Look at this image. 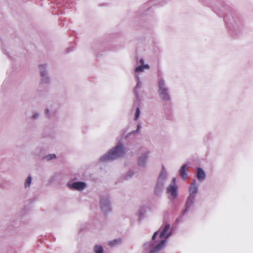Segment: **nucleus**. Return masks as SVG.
Instances as JSON below:
<instances>
[{
  "label": "nucleus",
  "mask_w": 253,
  "mask_h": 253,
  "mask_svg": "<svg viewBox=\"0 0 253 253\" xmlns=\"http://www.w3.org/2000/svg\"><path fill=\"white\" fill-rule=\"evenodd\" d=\"M168 179V174L166 169L163 167L160 173L154 189V194L157 196L162 195L164 188Z\"/></svg>",
  "instance_id": "nucleus-4"
},
{
  "label": "nucleus",
  "mask_w": 253,
  "mask_h": 253,
  "mask_svg": "<svg viewBox=\"0 0 253 253\" xmlns=\"http://www.w3.org/2000/svg\"><path fill=\"white\" fill-rule=\"evenodd\" d=\"M140 128V126L139 124H138L137 125V129L136 130H133V131H132L131 132L129 133L127 135H126V137L128 136V135L129 134H134L135 133H136V132H138L139 129Z\"/></svg>",
  "instance_id": "nucleus-24"
},
{
  "label": "nucleus",
  "mask_w": 253,
  "mask_h": 253,
  "mask_svg": "<svg viewBox=\"0 0 253 253\" xmlns=\"http://www.w3.org/2000/svg\"><path fill=\"white\" fill-rule=\"evenodd\" d=\"M45 113L46 114H48V113H49V110H48V109H46V110H45Z\"/></svg>",
  "instance_id": "nucleus-29"
},
{
  "label": "nucleus",
  "mask_w": 253,
  "mask_h": 253,
  "mask_svg": "<svg viewBox=\"0 0 253 253\" xmlns=\"http://www.w3.org/2000/svg\"><path fill=\"white\" fill-rule=\"evenodd\" d=\"M100 207L101 211L105 214H107L111 211V202L108 196H101L100 197Z\"/></svg>",
  "instance_id": "nucleus-6"
},
{
  "label": "nucleus",
  "mask_w": 253,
  "mask_h": 253,
  "mask_svg": "<svg viewBox=\"0 0 253 253\" xmlns=\"http://www.w3.org/2000/svg\"><path fill=\"white\" fill-rule=\"evenodd\" d=\"M137 65L134 69V78L136 82V84L133 89V93L137 100L139 101L141 99L140 89L143 84L142 74L145 70H149L150 67L149 64L145 63L143 58H140L137 61Z\"/></svg>",
  "instance_id": "nucleus-1"
},
{
  "label": "nucleus",
  "mask_w": 253,
  "mask_h": 253,
  "mask_svg": "<svg viewBox=\"0 0 253 253\" xmlns=\"http://www.w3.org/2000/svg\"><path fill=\"white\" fill-rule=\"evenodd\" d=\"M66 185L69 189L79 191L84 190L87 187L86 183L83 181H77L73 183L68 182Z\"/></svg>",
  "instance_id": "nucleus-8"
},
{
  "label": "nucleus",
  "mask_w": 253,
  "mask_h": 253,
  "mask_svg": "<svg viewBox=\"0 0 253 253\" xmlns=\"http://www.w3.org/2000/svg\"><path fill=\"white\" fill-rule=\"evenodd\" d=\"M32 177L31 176H29L27 177V178L25 179L24 182V188L25 189H27L28 188H29L31 186V183H32Z\"/></svg>",
  "instance_id": "nucleus-18"
},
{
  "label": "nucleus",
  "mask_w": 253,
  "mask_h": 253,
  "mask_svg": "<svg viewBox=\"0 0 253 253\" xmlns=\"http://www.w3.org/2000/svg\"><path fill=\"white\" fill-rule=\"evenodd\" d=\"M121 240L120 238H116L113 239L112 241H109L108 245L110 247H115L121 243Z\"/></svg>",
  "instance_id": "nucleus-17"
},
{
  "label": "nucleus",
  "mask_w": 253,
  "mask_h": 253,
  "mask_svg": "<svg viewBox=\"0 0 253 253\" xmlns=\"http://www.w3.org/2000/svg\"><path fill=\"white\" fill-rule=\"evenodd\" d=\"M167 243L166 239L163 238H150L144 245L145 250L149 253H156L162 249Z\"/></svg>",
  "instance_id": "nucleus-3"
},
{
  "label": "nucleus",
  "mask_w": 253,
  "mask_h": 253,
  "mask_svg": "<svg viewBox=\"0 0 253 253\" xmlns=\"http://www.w3.org/2000/svg\"><path fill=\"white\" fill-rule=\"evenodd\" d=\"M166 193L168 195V198L171 200H175L178 195V186L169 185L166 188Z\"/></svg>",
  "instance_id": "nucleus-7"
},
{
  "label": "nucleus",
  "mask_w": 253,
  "mask_h": 253,
  "mask_svg": "<svg viewBox=\"0 0 253 253\" xmlns=\"http://www.w3.org/2000/svg\"><path fill=\"white\" fill-rule=\"evenodd\" d=\"M158 84V93L160 98L165 102L170 101L171 100V97L165 81L162 78L159 79Z\"/></svg>",
  "instance_id": "nucleus-5"
},
{
  "label": "nucleus",
  "mask_w": 253,
  "mask_h": 253,
  "mask_svg": "<svg viewBox=\"0 0 253 253\" xmlns=\"http://www.w3.org/2000/svg\"><path fill=\"white\" fill-rule=\"evenodd\" d=\"M137 214L139 216V217L140 219H142L144 217V215L146 214V211L143 207H141L139 209V210L138 211Z\"/></svg>",
  "instance_id": "nucleus-20"
},
{
  "label": "nucleus",
  "mask_w": 253,
  "mask_h": 253,
  "mask_svg": "<svg viewBox=\"0 0 253 253\" xmlns=\"http://www.w3.org/2000/svg\"><path fill=\"white\" fill-rule=\"evenodd\" d=\"M176 178L173 177L172 179V181L169 185H173V186H177L176 183Z\"/></svg>",
  "instance_id": "nucleus-26"
},
{
  "label": "nucleus",
  "mask_w": 253,
  "mask_h": 253,
  "mask_svg": "<svg viewBox=\"0 0 253 253\" xmlns=\"http://www.w3.org/2000/svg\"><path fill=\"white\" fill-rule=\"evenodd\" d=\"M159 232V231H156L154 233V234H153V235L152 236V237H153V238L157 237V236L158 235Z\"/></svg>",
  "instance_id": "nucleus-28"
},
{
  "label": "nucleus",
  "mask_w": 253,
  "mask_h": 253,
  "mask_svg": "<svg viewBox=\"0 0 253 253\" xmlns=\"http://www.w3.org/2000/svg\"><path fill=\"white\" fill-rule=\"evenodd\" d=\"M40 117V114L38 113H35L33 115V118L35 120L38 119Z\"/></svg>",
  "instance_id": "nucleus-27"
},
{
  "label": "nucleus",
  "mask_w": 253,
  "mask_h": 253,
  "mask_svg": "<svg viewBox=\"0 0 253 253\" xmlns=\"http://www.w3.org/2000/svg\"><path fill=\"white\" fill-rule=\"evenodd\" d=\"M206 174L204 170L201 168L197 169V178L199 181H203L206 178Z\"/></svg>",
  "instance_id": "nucleus-13"
},
{
  "label": "nucleus",
  "mask_w": 253,
  "mask_h": 253,
  "mask_svg": "<svg viewBox=\"0 0 253 253\" xmlns=\"http://www.w3.org/2000/svg\"><path fill=\"white\" fill-rule=\"evenodd\" d=\"M149 9L150 8H148L147 5L145 4L141 7V11L143 12L145 11L149 10Z\"/></svg>",
  "instance_id": "nucleus-23"
},
{
  "label": "nucleus",
  "mask_w": 253,
  "mask_h": 253,
  "mask_svg": "<svg viewBox=\"0 0 253 253\" xmlns=\"http://www.w3.org/2000/svg\"><path fill=\"white\" fill-rule=\"evenodd\" d=\"M40 75L48 74V66L46 64H42L39 66Z\"/></svg>",
  "instance_id": "nucleus-15"
},
{
  "label": "nucleus",
  "mask_w": 253,
  "mask_h": 253,
  "mask_svg": "<svg viewBox=\"0 0 253 253\" xmlns=\"http://www.w3.org/2000/svg\"><path fill=\"white\" fill-rule=\"evenodd\" d=\"M134 174V172L132 171H129L127 173V176L125 178V179H127L129 177H131Z\"/></svg>",
  "instance_id": "nucleus-25"
},
{
  "label": "nucleus",
  "mask_w": 253,
  "mask_h": 253,
  "mask_svg": "<svg viewBox=\"0 0 253 253\" xmlns=\"http://www.w3.org/2000/svg\"><path fill=\"white\" fill-rule=\"evenodd\" d=\"M124 154L125 149L123 144L120 143L102 156L100 160L102 162L113 161L123 156Z\"/></svg>",
  "instance_id": "nucleus-2"
},
{
  "label": "nucleus",
  "mask_w": 253,
  "mask_h": 253,
  "mask_svg": "<svg viewBox=\"0 0 253 253\" xmlns=\"http://www.w3.org/2000/svg\"><path fill=\"white\" fill-rule=\"evenodd\" d=\"M56 158V155L54 154H48L45 156L44 159L47 161H50L51 160L54 159Z\"/></svg>",
  "instance_id": "nucleus-21"
},
{
  "label": "nucleus",
  "mask_w": 253,
  "mask_h": 253,
  "mask_svg": "<svg viewBox=\"0 0 253 253\" xmlns=\"http://www.w3.org/2000/svg\"><path fill=\"white\" fill-rule=\"evenodd\" d=\"M140 114V109H139V107H137L135 112V114H134V120L135 121H136L139 118Z\"/></svg>",
  "instance_id": "nucleus-22"
},
{
  "label": "nucleus",
  "mask_w": 253,
  "mask_h": 253,
  "mask_svg": "<svg viewBox=\"0 0 253 253\" xmlns=\"http://www.w3.org/2000/svg\"><path fill=\"white\" fill-rule=\"evenodd\" d=\"M198 187L196 180L193 179L188 188L189 195L196 196L198 192Z\"/></svg>",
  "instance_id": "nucleus-11"
},
{
  "label": "nucleus",
  "mask_w": 253,
  "mask_h": 253,
  "mask_svg": "<svg viewBox=\"0 0 253 253\" xmlns=\"http://www.w3.org/2000/svg\"><path fill=\"white\" fill-rule=\"evenodd\" d=\"M94 253H104L103 249L101 245H96L94 247Z\"/></svg>",
  "instance_id": "nucleus-19"
},
{
  "label": "nucleus",
  "mask_w": 253,
  "mask_h": 253,
  "mask_svg": "<svg viewBox=\"0 0 253 253\" xmlns=\"http://www.w3.org/2000/svg\"><path fill=\"white\" fill-rule=\"evenodd\" d=\"M41 80L42 83L48 84L50 82V78L48 74L40 75Z\"/></svg>",
  "instance_id": "nucleus-16"
},
{
  "label": "nucleus",
  "mask_w": 253,
  "mask_h": 253,
  "mask_svg": "<svg viewBox=\"0 0 253 253\" xmlns=\"http://www.w3.org/2000/svg\"><path fill=\"white\" fill-rule=\"evenodd\" d=\"M196 196L188 195L185 204V208L183 211L184 213H186L189 211L190 208L193 205Z\"/></svg>",
  "instance_id": "nucleus-12"
},
{
  "label": "nucleus",
  "mask_w": 253,
  "mask_h": 253,
  "mask_svg": "<svg viewBox=\"0 0 253 253\" xmlns=\"http://www.w3.org/2000/svg\"><path fill=\"white\" fill-rule=\"evenodd\" d=\"M186 164L183 165L179 169V175L181 178L184 180L187 178V174L186 171V169L187 168Z\"/></svg>",
  "instance_id": "nucleus-14"
},
{
  "label": "nucleus",
  "mask_w": 253,
  "mask_h": 253,
  "mask_svg": "<svg viewBox=\"0 0 253 253\" xmlns=\"http://www.w3.org/2000/svg\"><path fill=\"white\" fill-rule=\"evenodd\" d=\"M172 235V229L170 228L169 224H167L160 232L159 237H169Z\"/></svg>",
  "instance_id": "nucleus-10"
},
{
  "label": "nucleus",
  "mask_w": 253,
  "mask_h": 253,
  "mask_svg": "<svg viewBox=\"0 0 253 253\" xmlns=\"http://www.w3.org/2000/svg\"><path fill=\"white\" fill-rule=\"evenodd\" d=\"M149 157V152H145L140 155L137 159V164L141 168H146Z\"/></svg>",
  "instance_id": "nucleus-9"
}]
</instances>
